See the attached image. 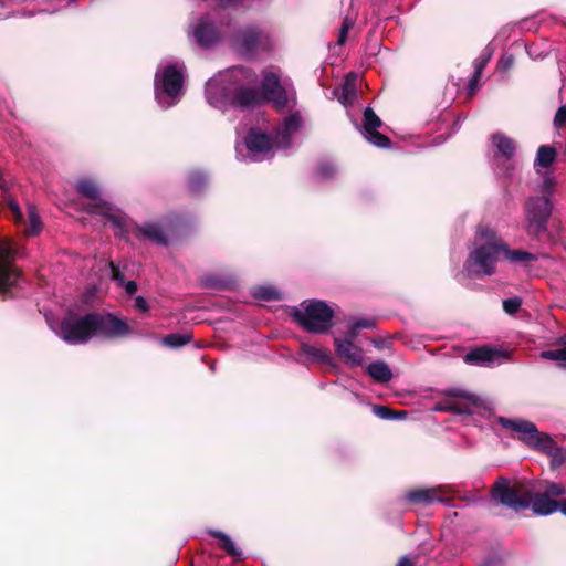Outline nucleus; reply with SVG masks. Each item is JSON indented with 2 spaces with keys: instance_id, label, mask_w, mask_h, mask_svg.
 Listing matches in <instances>:
<instances>
[{
  "instance_id": "27",
  "label": "nucleus",
  "mask_w": 566,
  "mask_h": 566,
  "mask_svg": "<svg viewBox=\"0 0 566 566\" xmlns=\"http://www.w3.org/2000/svg\"><path fill=\"white\" fill-rule=\"evenodd\" d=\"M356 98V88H355V82L349 76L346 77V81L342 88V95L339 97V101L345 105H349L354 102Z\"/></svg>"
},
{
  "instance_id": "39",
  "label": "nucleus",
  "mask_w": 566,
  "mask_h": 566,
  "mask_svg": "<svg viewBox=\"0 0 566 566\" xmlns=\"http://www.w3.org/2000/svg\"><path fill=\"white\" fill-rule=\"evenodd\" d=\"M206 176L201 172H195L189 179V185L193 190H199L200 186L205 182Z\"/></svg>"
},
{
  "instance_id": "10",
  "label": "nucleus",
  "mask_w": 566,
  "mask_h": 566,
  "mask_svg": "<svg viewBox=\"0 0 566 566\" xmlns=\"http://www.w3.org/2000/svg\"><path fill=\"white\" fill-rule=\"evenodd\" d=\"M20 255L14 242L9 238H0V294L14 285L20 274L13 268V262Z\"/></svg>"
},
{
  "instance_id": "14",
  "label": "nucleus",
  "mask_w": 566,
  "mask_h": 566,
  "mask_svg": "<svg viewBox=\"0 0 566 566\" xmlns=\"http://www.w3.org/2000/svg\"><path fill=\"white\" fill-rule=\"evenodd\" d=\"M492 427L499 433L502 431L523 441L531 439V423L520 418L497 417L493 420Z\"/></svg>"
},
{
  "instance_id": "1",
  "label": "nucleus",
  "mask_w": 566,
  "mask_h": 566,
  "mask_svg": "<svg viewBox=\"0 0 566 566\" xmlns=\"http://www.w3.org/2000/svg\"><path fill=\"white\" fill-rule=\"evenodd\" d=\"M256 75L249 70L238 66L220 72L206 84V97L214 108L229 106L248 107L261 101H271L277 108L287 104L285 90L274 72L264 73L261 88L255 90Z\"/></svg>"
},
{
  "instance_id": "43",
  "label": "nucleus",
  "mask_w": 566,
  "mask_h": 566,
  "mask_svg": "<svg viewBox=\"0 0 566 566\" xmlns=\"http://www.w3.org/2000/svg\"><path fill=\"white\" fill-rule=\"evenodd\" d=\"M513 64V57L512 55H503L499 62V67H501L502 70H507L512 66Z\"/></svg>"
},
{
  "instance_id": "8",
  "label": "nucleus",
  "mask_w": 566,
  "mask_h": 566,
  "mask_svg": "<svg viewBox=\"0 0 566 566\" xmlns=\"http://www.w3.org/2000/svg\"><path fill=\"white\" fill-rule=\"evenodd\" d=\"M492 497L516 512L525 510L531 504L530 483L526 479L500 478L492 486Z\"/></svg>"
},
{
  "instance_id": "44",
  "label": "nucleus",
  "mask_w": 566,
  "mask_h": 566,
  "mask_svg": "<svg viewBox=\"0 0 566 566\" xmlns=\"http://www.w3.org/2000/svg\"><path fill=\"white\" fill-rule=\"evenodd\" d=\"M123 287L128 295H133L137 291V284L134 281L126 282Z\"/></svg>"
},
{
  "instance_id": "30",
  "label": "nucleus",
  "mask_w": 566,
  "mask_h": 566,
  "mask_svg": "<svg viewBox=\"0 0 566 566\" xmlns=\"http://www.w3.org/2000/svg\"><path fill=\"white\" fill-rule=\"evenodd\" d=\"M373 411L374 413L381 418V419H386V420H390V419H405L407 417V412L406 411H398V412H395L392 411L390 408L386 407V406H374L373 407Z\"/></svg>"
},
{
  "instance_id": "6",
  "label": "nucleus",
  "mask_w": 566,
  "mask_h": 566,
  "mask_svg": "<svg viewBox=\"0 0 566 566\" xmlns=\"http://www.w3.org/2000/svg\"><path fill=\"white\" fill-rule=\"evenodd\" d=\"M76 190L91 201L85 206L87 213L99 216L104 222H109L114 229H124L129 226L127 216L120 209L101 197L99 187L94 180L88 178L78 180Z\"/></svg>"
},
{
  "instance_id": "23",
  "label": "nucleus",
  "mask_w": 566,
  "mask_h": 566,
  "mask_svg": "<svg viewBox=\"0 0 566 566\" xmlns=\"http://www.w3.org/2000/svg\"><path fill=\"white\" fill-rule=\"evenodd\" d=\"M368 375L378 382H388L392 378L389 366L384 361H375L367 367Z\"/></svg>"
},
{
  "instance_id": "29",
  "label": "nucleus",
  "mask_w": 566,
  "mask_h": 566,
  "mask_svg": "<svg viewBox=\"0 0 566 566\" xmlns=\"http://www.w3.org/2000/svg\"><path fill=\"white\" fill-rule=\"evenodd\" d=\"M29 223L25 229L28 235H36L41 231V220L33 206L28 207Z\"/></svg>"
},
{
  "instance_id": "2",
  "label": "nucleus",
  "mask_w": 566,
  "mask_h": 566,
  "mask_svg": "<svg viewBox=\"0 0 566 566\" xmlns=\"http://www.w3.org/2000/svg\"><path fill=\"white\" fill-rule=\"evenodd\" d=\"M48 322L51 329L71 345L85 344L93 337L115 338L129 333L128 325L111 314L90 313L78 316L70 312L56 326Z\"/></svg>"
},
{
  "instance_id": "47",
  "label": "nucleus",
  "mask_w": 566,
  "mask_h": 566,
  "mask_svg": "<svg viewBox=\"0 0 566 566\" xmlns=\"http://www.w3.org/2000/svg\"><path fill=\"white\" fill-rule=\"evenodd\" d=\"M206 285H207V286H211V287L217 286V284H216V283H211V282H208V281L206 282Z\"/></svg>"
},
{
  "instance_id": "33",
  "label": "nucleus",
  "mask_w": 566,
  "mask_h": 566,
  "mask_svg": "<svg viewBox=\"0 0 566 566\" xmlns=\"http://www.w3.org/2000/svg\"><path fill=\"white\" fill-rule=\"evenodd\" d=\"M375 326L374 319H359L355 322L348 332L350 338H356L360 328H371Z\"/></svg>"
},
{
  "instance_id": "38",
  "label": "nucleus",
  "mask_w": 566,
  "mask_h": 566,
  "mask_svg": "<svg viewBox=\"0 0 566 566\" xmlns=\"http://www.w3.org/2000/svg\"><path fill=\"white\" fill-rule=\"evenodd\" d=\"M109 269L112 272V279L119 286H123L126 283L124 274L119 271V269L113 262H109Z\"/></svg>"
},
{
  "instance_id": "41",
  "label": "nucleus",
  "mask_w": 566,
  "mask_h": 566,
  "mask_svg": "<svg viewBox=\"0 0 566 566\" xmlns=\"http://www.w3.org/2000/svg\"><path fill=\"white\" fill-rule=\"evenodd\" d=\"M335 167L333 164L325 163L319 166L318 174L322 178H329L333 176Z\"/></svg>"
},
{
  "instance_id": "25",
  "label": "nucleus",
  "mask_w": 566,
  "mask_h": 566,
  "mask_svg": "<svg viewBox=\"0 0 566 566\" xmlns=\"http://www.w3.org/2000/svg\"><path fill=\"white\" fill-rule=\"evenodd\" d=\"M211 535L220 539V547L229 555L237 559L242 558V552L237 547L234 542L227 534L222 532H211Z\"/></svg>"
},
{
  "instance_id": "40",
  "label": "nucleus",
  "mask_w": 566,
  "mask_h": 566,
  "mask_svg": "<svg viewBox=\"0 0 566 566\" xmlns=\"http://www.w3.org/2000/svg\"><path fill=\"white\" fill-rule=\"evenodd\" d=\"M352 25H353V21H350L348 18H346L344 20V23L342 25V29H340V32H339V35H338L337 43L339 45H343L345 43L346 38H347V32L352 28Z\"/></svg>"
},
{
  "instance_id": "21",
  "label": "nucleus",
  "mask_w": 566,
  "mask_h": 566,
  "mask_svg": "<svg viewBox=\"0 0 566 566\" xmlns=\"http://www.w3.org/2000/svg\"><path fill=\"white\" fill-rule=\"evenodd\" d=\"M558 509V500H553L547 494L533 493V514L549 515Z\"/></svg>"
},
{
  "instance_id": "19",
  "label": "nucleus",
  "mask_w": 566,
  "mask_h": 566,
  "mask_svg": "<svg viewBox=\"0 0 566 566\" xmlns=\"http://www.w3.org/2000/svg\"><path fill=\"white\" fill-rule=\"evenodd\" d=\"M501 354L497 350L479 347L467 353L464 361L471 365L491 366L501 359Z\"/></svg>"
},
{
  "instance_id": "32",
  "label": "nucleus",
  "mask_w": 566,
  "mask_h": 566,
  "mask_svg": "<svg viewBox=\"0 0 566 566\" xmlns=\"http://www.w3.org/2000/svg\"><path fill=\"white\" fill-rule=\"evenodd\" d=\"M253 295L262 301H272L280 297V293L275 289L269 286L256 287L253 292Z\"/></svg>"
},
{
  "instance_id": "3",
  "label": "nucleus",
  "mask_w": 566,
  "mask_h": 566,
  "mask_svg": "<svg viewBox=\"0 0 566 566\" xmlns=\"http://www.w3.org/2000/svg\"><path fill=\"white\" fill-rule=\"evenodd\" d=\"M510 263L528 261L531 254L517 250H510L503 240L488 226H480L468 260L464 263V271L468 275L490 276L495 272V265L501 260Z\"/></svg>"
},
{
  "instance_id": "20",
  "label": "nucleus",
  "mask_w": 566,
  "mask_h": 566,
  "mask_svg": "<svg viewBox=\"0 0 566 566\" xmlns=\"http://www.w3.org/2000/svg\"><path fill=\"white\" fill-rule=\"evenodd\" d=\"M491 139L492 145L496 148L495 160H510L515 151V143L501 133L493 134Z\"/></svg>"
},
{
  "instance_id": "15",
  "label": "nucleus",
  "mask_w": 566,
  "mask_h": 566,
  "mask_svg": "<svg viewBox=\"0 0 566 566\" xmlns=\"http://www.w3.org/2000/svg\"><path fill=\"white\" fill-rule=\"evenodd\" d=\"M381 119L374 113L370 107L364 111L363 132L365 138L377 147H389L390 140L377 129L381 126Z\"/></svg>"
},
{
  "instance_id": "5",
  "label": "nucleus",
  "mask_w": 566,
  "mask_h": 566,
  "mask_svg": "<svg viewBox=\"0 0 566 566\" xmlns=\"http://www.w3.org/2000/svg\"><path fill=\"white\" fill-rule=\"evenodd\" d=\"M300 126V115L292 114L287 116L277 128L274 139H271L265 134L251 132L245 139V148L249 153V158L254 161L269 159L272 157L274 149L287 148L292 135L297 132Z\"/></svg>"
},
{
  "instance_id": "37",
  "label": "nucleus",
  "mask_w": 566,
  "mask_h": 566,
  "mask_svg": "<svg viewBox=\"0 0 566 566\" xmlns=\"http://www.w3.org/2000/svg\"><path fill=\"white\" fill-rule=\"evenodd\" d=\"M7 203L11 210V213H12V218L15 222H21L22 221V212L20 210V207L18 205L17 201H14L13 199L11 198H7Z\"/></svg>"
},
{
  "instance_id": "24",
  "label": "nucleus",
  "mask_w": 566,
  "mask_h": 566,
  "mask_svg": "<svg viewBox=\"0 0 566 566\" xmlns=\"http://www.w3.org/2000/svg\"><path fill=\"white\" fill-rule=\"evenodd\" d=\"M492 54H493V50L490 46H488L483 50L481 55L474 61V74L470 81V91L471 92H473V90L475 88L478 81L482 74V71L485 67V65L488 64V62L490 61Z\"/></svg>"
},
{
  "instance_id": "9",
  "label": "nucleus",
  "mask_w": 566,
  "mask_h": 566,
  "mask_svg": "<svg viewBox=\"0 0 566 566\" xmlns=\"http://www.w3.org/2000/svg\"><path fill=\"white\" fill-rule=\"evenodd\" d=\"M334 311L322 301L303 303V308H295L293 317L307 332L325 333L332 326Z\"/></svg>"
},
{
  "instance_id": "4",
  "label": "nucleus",
  "mask_w": 566,
  "mask_h": 566,
  "mask_svg": "<svg viewBox=\"0 0 566 566\" xmlns=\"http://www.w3.org/2000/svg\"><path fill=\"white\" fill-rule=\"evenodd\" d=\"M557 149L553 145H541L533 160V167L542 181L537 185L536 198H533V230L546 229V222L553 211V197L557 179L553 172V166L557 160Z\"/></svg>"
},
{
  "instance_id": "11",
  "label": "nucleus",
  "mask_w": 566,
  "mask_h": 566,
  "mask_svg": "<svg viewBox=\"0 0 566 566\" xmlns=\"http://www.w3.org/2000/svg\"><path fill=\"white\" fill-rule=\"evenodd\" d=\"M235 46L243 54L250 55L259 51H266L273 46L272 36L256 27L243 29L235 39Z\"/></svg>"
},
{
  "instance_id": "16",
  "label": "nucleus",
  "mask_w": 566,
  "mask_h": 566,
  "mask_svg": "<svg viewBox=\"0 0 566 566\" xmlns=\"http://www.w3.org/2000/svg\"><path fill=\"white\" fill-rule=\"evenodd\" d=\"M355 338H350L347 334L346 338H335L334 344L337 355L350 366H360L364 361V352L354 344Z\"/></svg>"
},
{
  "instance_id": "22",
  "label": "nucleus",
  "mask_w": 566,
  "mask_h": 566,
  "mask_svg": "<svg viewBox=\"0 0 566 566\" xmlns=\"http://www.w3.org/2000/svg\"><path fill=\"white\" fill-rule=\"evenodd\" d=\"M438 489H419L411 491L407 494V499L413 503H432L441 501V496L438 494Z\"/></svg>"
},
{
  "instance_id": "28",
  "label": "nucleus",
  "mask_w": 566,
  "mask_h": 566,
  "mask_svg": "<svg viewBox=\"0 0 566 566\" xmlns=\"http://www.w3.org/2000/svg\"><path fill=\"white\" fill-rule=\"evenodd\" d=\"M541 356L556 360L559 367L566 368V343L559 348L542 352Z\"/></svg>"
},
{
  "instance_id": "36",
  "label": "nucleus",
  "mask_w": 566,
  "mask_h": 566,
  "mask_svg": "<svg viewBox=\"0 0 566 566\" xmlns=\"http://www.w3.org/2000/svg\"><path fill=\"white\" fill-rule=\"evenodd\" d=\"M553 124L555 128H563L566 124V106L562 105L555 113Z\"/></svg>"
},
{
  "instance_id": "34",
  "label": "nucleus",
  "mask_w": 566,
  "mask_h": 566,
  "mask_svg": "<svg viewBox=\"0 0 566 566\" xmlns=\"http://www.w3.org/2000/svg\"><path fill=\"white\" fill-rule=\"evenodd\" d=\"M522 301L518 297H512L503 301V310L505 313L513 315L521 308Z\"/></svg>"
},
{
  "instance_id": "17",
  "label": "nucleus",
  "mask_w": 566,
  "mask_h": 566,
  "mask_svg": "<svg viewBox=\"0 0 566 566\" xmlns=\"http://www.w3.org/2000/svg\"><path fill=\"white\" fill-rule=\"evenodd\" d=\"M190 34L198 43V45L202 48H209L219 38V33L213 25V23L209 20L208 17L201 18L197 24L191 28Z\"/></svg>"
},
{
  "instance_id": "46",
  "label": "nucleus",
  "mask_w": 566,
  "mask_h": 566,
  "mask_svg": "<svg viewBox=\"0 0 566 566\" xmlns=\"http://www.w3.org/2000/svg\"><path fill=\"white\" fill-rule=\"evenodd\" d=\"M397 566H412V563L410 562V559H409V558H407V557H402V558L398 562Z\"/></svg>"
},
{
  "instance_id": "42",
  "label": "nucleus",
  "mask_w": 566,
  "mask_h": 566,
  "mask_svg": "<svg viewBox=\"0 0 566 566\" xmlns=\"http://www.w3.org/2000/svg\"><path fill=\"white\" fill-rule=\"evenodd\" d=\"M135 307L140 311V312H148L149 311V306H148V303L147 301L145 300V297L143 296H137L135 298Z\"/></svg>"
},
{
  "instance_id": "31",
  "label": "nucleus",
  "mask_w": 566,
  "mask_h": 566,
  "mask_svg": "<svg viewBox=\"0 0 566 566\" xmlns=\"http://www.w3.org/2000/svg\"><path fill=\"white\" fill-rule=\"evenodd\" d=\"M191 337L188 334H170L163 338V344L167 347H181L189 343Z\"/></svg>"
},
{
  "instance_id": "45",
  "label": "nucleus",
  "mask_w": 566,
  "mask_h": 566,
  "mask_svg": "<svg viewBox=\"0 0 566 566\" xmlns=\"http://www.w3.org/2000/svg\"><path fill=\"white\" fill-rule=\"evenodd\" d=\"M557 511L566 516V500L565 499L558 500V509H557Z\"/></svg>"
},
{
  "instance_id": "18",
  "label": "nucleus",
  "mask_w": 566,
  "mask_h": 566,
  "mask_svg": "<svg viewBox=\"0 0 566 566\" xmlns=\"http://www.w3.org/2000/svg\"><path fill=\"white\" fill-rule=\"evenodd\" d=\"M453 399L446 402V406L438 408L439 410H451L457 413H473L478 407L479 400L474 395L457 391Z\"/></svg>"
},
{
  "instance_id": "13",
  "label": "nucleus",
  "mask_w": 566,
  "mask_h": 566,
  "mask_svg": "<svg viewBox=\"0 0 566 566\" xmlns=\"http://www.w3.org/2000/svg\"><path fill=\"white\" fill-rule=\"evenodd\" d=\"M533 450H537L549 455L553 467L560 465L566 461V449L558 447L549 434L541 432L534 424Z\"/></svg>"
},
{
  "instance_id": "7",
  "label": "nucleus",
  "mask_w": 566,
  "mask_h": 566,
  "mask_svg": "<svg viewBox=\"0 0 566 566\" xmlns=\"http://www.w3.org/2000/svg\"><path fill=\"white\" fill-rule=\"evenodd\" d=\"M185 66L180 63L160 65L155 75V97L163 108L175 105L182 94Z\"/></svg>"
},
{
  "instance_id": "35",
  "label": "nucleus",
  "mask_w": 566,
  "mask_h": 566,
  "mask_svg": "<svg viewBox=\"0 0 566 566\" xmlns=\"http://www.w3.org/2000/svg\"><path fill=\"white\" fill-rule=\"evenodd\" d=\"M549 497H558L566 494V488L558 483H548L544 491Z\"/></svg>"
},
{
  "instance_id": "26",
  "label": "nucleus",
  "mask_w": 566,
  "mask_h": 566,
  "mask_svg": "<svg viewBox=\"0 0 566 566\" xmlns=\"http://www.w3.org/2000/svg\"><path fill=\"white\" fill-rule=\"evenodd\" d=\"M303 355L311 357L316 361L327 363L331 359L329 353L321 347H315L306 343L301 344Z\"/></svg>"
},
{
  "instance_id": "12",
  "label": "nucleus",
  "mask_w": 566,
  "mask_h": 566,
  "mask_svg": "<svg viewBox=\"0 0 566 566\" xmlns=\"http://www.w3.org/2000/svg\"><path fill=\"white\" fill-rule=\"evenodd\" d=\"M129 226L124 229H115L116 235L129 240L128 235L134 234L138 240L147 239L157 244H166V234L161 227L157 223H146L144 226H137L130 219L127 218Z\"/></svg>"
}]
</instances>
